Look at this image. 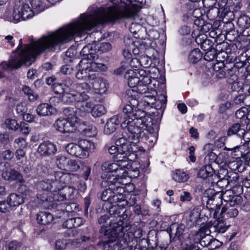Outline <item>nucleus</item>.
Listing matches in <instances>:
<instances>
[{
  "label": "nucleus",
  "mask_w": 250,
  "mask_h": 250,
  "mask_svg": "<svg viewBox=\"0 0 250 250\" xmlns=\"http://www.w3.org/2000/svg\"><path fill=\"white\" fill-rule=\"evenodd\" d=\"M239 194H236L235 196L230 198L227 203H228L230 207L241 204L243 200L242 197H241Z\"/></svg>",
  "instance_id": "5fc2aeb1"
},
{
  "label": "nucleus",
  "mask_w": 250,
  "mask_h": 250,
  "mask_svg": "<svg viewBox=\"0 0 250 250\" xmlns=\"http://www.w3.org/2000/svg\"><path fill=\"white\" fill-rule=\"evenodd\" d=\"M68 159L64 156H58L56 158V165L57 167L64 170L66 164H68Z\"/></svg>",
  "instance_id": "49530a36"
},
{
  "label": "nucleus",
  "mask_w": 250,
  "mask_h": 250,
  "mask_svg": "<svg viewBox=\"0 0 250 250\" xmlns=\"http://www.w3.org/2000/svg\"><path fill=\"white\" fill-rule=\"evenodd\" d=\"M34 12L30 7L28 4L23 1H16L13 12L12 17L7 18L6 20L17 23L22 20H27L33 17Z\"/></svg>",
  "instance_id": "423d86ee"
},
{
  "label": "nucleus",
  "mask_w": 250,
  "mask_h": 250,
  "mask_svg": "<svg viewBox=\"0 0 250 250\" xmlns=\"http://www.w3.org/2000/svg\"><path fill=\"white\" fill-rule=\"evenodd\" d=\"M53 220V215L47 211H40L37 214V221L38 224L47 225Z\"/></svg>",
  "instance_id": "a878e982"
},
{
  "label": "nucleus",
  "mask_w": 250,
  "mask_h": 250,
  "mask_svg": "<svg viewBox=\"0 0 250 250\" xmlns=\"http://www.w3.org/2000/svg\"><path fill=\"white\" fill-rule=\"evenodd\" d=\"M55 184L57 187L60 185L61 187L59 189H62L65 186V184L68 183L72 178L77 177L75 174L64 172L62 171H56L54 173Z\"/></svg>",
  "instance_id": "9b49d317"
},
{
  "label": "nucleus",
  "mask_w": 250,
  "mask_h": 250,
  "mask_svg": "<svg viewBox=\"0 0 250 250\" xmlns=\"http://www.w3.org/2000/svg\"><path fill=\"white\" fill-rule=\"evenodd\" d=\"M200 244L203 247H208L210 249H215L217 246H212L213 243H219V241L212 238L210 235H203L200 236Z\"/></svg>",
  "instance_id": "473e14b6"
},
{
  "label": "nucleus",
  "mask_w": 250,
  "mask_h": 250,
  "mask_svg": "<svg viewBox=\"0 0 250 250\" xmlns=\"http://www.w3.org/2000/svg\"><path fill=\"white\" fill-rule=\"evenodd\" d=\"M36 13H40L47 8V6L45 3L46 0H28Z\"/></svg>",
  "instance_id": "f704fd0d"
},
{
  "label": "nucleus",
  "mask_w": 250,
  "mask_h": 250,
  "mask_svg": "<svg viewBox=\"0 0 250 250\" xmlns=\"http://www.w3.org/2000/svg\"><path fill=\"white\" fill-rule=\"evenodd\" d=\"M77 112L73 108H65L63 113L67 117L57 120L54 124L55 129L63 133L74 132L77 129L79 120L76 115Z\"/></svg>",
  "instance_id": "20e7f679"
},
{
  "label": "nucleus",
  "mask_w": 250,
  "mask_h": 250,
  "mask_svg": "<svg viewBox=\"0 0 250 250\" xmlns=\"http://www.w3.org/2000/svg\"><path fill=\"white\" fill-rule=\"evenodd\" d=\"M97 47L98 51L102 53L107 52L111 49V44L108 42L99 43Z\"/></svg>",
  "instance_id": "680f3d73"
},
{
  "label": "nucleus",
  "mask_w": 250,
  "mask_h": 250,
  "mask_svg": "<svg viewBox=\"0 0 250 250\" xmlns=\"http://www.w3.org/2000/svg\"><path fill=\"white\" fill-rule=\"evenodd\" d=\"M157 92L155 90H151V94H149L148 93L146 94L142 100V103H144V105L145 106H151V107H159V104H156V98L155 97Z\"/></svg>",
  "instance_id": "c756f323"
},
{
  "label": "nucleus",
  "mask_w": 250,
  "mask_h": 250,
  "mask_svg": "<svg viewBox=\"0 0 250 250\" xmlns=\"http://www.w3.org/2000/svg\"><path fill=\"white\" fill-rule=\"evenodd\" d=\"M55 112L53 106L48 104L43 103L40 104L37 107L36 113L40 116L51 115Z\"/></svg>",
  "instance_id": "b1692460"
},
{
  "label": "nucleus",
  "mask_w": 250,
  "mask_h": 250,
  "mask_svg": "<svg viewBox=\"0 0 250 250\" xmlns=\"http://www.w3.org/2000/svg\"><path fill=\"white\" fill-rule=\"evenodd\" d=\"M221 192H214L211 196L208 197L207 208L211 210L214 211V214L217 213L222 204V196Z\"/></svg>",
  "instance_id": "9d476101"
},
{
  "label": "nucleus",
  "mask_w": 250,
  "mask_h": 250,
  "mask_svg": "<svg viewBox=\"0 0 250 250\" xmlns=\"http://www.w3.org/2000/svg\"><path fill=\"white\" fill-rule=\"evenodd\" d=\"M112 198L114 199V201L109 202V204L112 205L110 208V212L112 211L111 209H113V211L115 209L116 207H124L126 204V201L124 199L123 193H115Z\"/></svg>",
  "instance_id": "cd10ccee"
},
{
  "label": "nucleus",
  "mask_w": 250,
  "mask_h": 250,
  "mask_svg": "<svg viewBox=\"0 0 250 250\" xmlns=\"http://www.w3.org/2000/svg\"><path fill=\"white\" fill-rule=\"evenodd\" d=\"M79 145L82 149V152L84 158L88 157L90 152H93L95 148V145L91 141L83 139L78 141Z\"/></svg>",
  "instance_id": "412c9836"
},
{
  "label": "nucleus",
  "mask_w": 250,
  "mask_h": 250,
  "mask_svg": "<svg viewBox=\"0 0 250 250\" xmlns=\"http://www.w3.org/2000/svg\"><path fill=\"white\" fill-rule=\"evenodd\" d=\"M245 133V130L241 128V125L239 123H235L230 126L227 132L228 136H231L236 134L240 137H243Z\"/></svg>",
  "instance_id": "72a5a7b5"
},
{
  "label": "nucleus",
  "mask_w": 250,
  "mask_h": 250,
  "mask_svg": "<svg viewBox=\"0 0 250 250\" xmlns=\"http://www.w3.org/2000/svg\"><path fill=\"white\" fill-rule=\"evenodd\" d=\"M52 89L55 93L62 95L68 90L64 87L62 83H53L52 85Z\"/></svg>",
  "instance_id": "3c124183"
},
{
  "label": "nucleus",
  "mask_w": 250,
  "mask_h": 250,
  "mask_svg": "<svg viewBox=\"0 0 250 250\" xmlns=\"http://www.w3.org/2000/svg\"><path fill=\"white\" fill-rule=\"evenodd\" d=\"M114 0L109 7H101L90 14H83L80 20L59 28L37 42H31L24 47V64L30 65L37 55L46 50H54L58 46L72 40L75 36H82L99 24L123 19H131L138 12L139 7L126 0Z\"/></svg>",
  "instance_id": "f257e3e1"
},
{
  "label": "nucleus",
  "mask_w": 250,
  "mask_h": 250,
  "mask_svg": "<svg viewBox=\"0 0 250 250\" xmlns=\"http://www.w3.org/2000/svg\"><path fill=\"white\" fill-rule=\"evenodd\" d=\"M201 14L197 17V19L194 21V25H196L198 28V30L201 31L202 32H207L209 28L210 25L206 23L202 18L201 17Z\"/></svg>",
  "instance_id": "58836bf2"
},
{
  "label": "nucleus",
  "mask_w": 250,
  "mask_h": 250,
  "mask_svg": "<svg viewBox=\"0 0 250 250\" xmlns=\"http://www.w3.org/2000/svg\"><path fill=\"white\" fill-rule=\"evenodd\" d=\"M22 91L24 93L28 96L30 101H34L38 98V95L34 92L29 86H24L22 87Z\"/></svg>",
  "instance_id": "c03bdc74"
},
{
  "label": "nucleus",
  "mask_w": 250,
  "mask_h": 250,
  "mask_svg": "<svg viewBox=\"0 0 250 250\" xmlns=\"http://www.w3.org/2000/svg\"><path fill=\"white\" fill-rule=\"evenodd\" d=\"M203 54L198 48L192 50L188 56V60L192 63H196L202 58Z\"/></svg>",
  "instance_id": "a19ab883"
},
{
  "label": "nucleus",
  "mask_w": 250,
  "mask_h": 250,
  "mask_svg": "<svg viewBox=\"0 0 250 250\" xmlns=\"http://www.w3.org/2000/svg\"><path fill=\"white\" fill-rule=\"evenodd\" d=\"M216 58V50L214 49H209L204 55V59L208 62Z\"/></svg>",
  "instance_id": "bf43d9fd"
},
{
  "label": "nucleus",
  "mask_w": 250,
  "mask_h": 250,
  "mask_svg": "<svg viewBox=\"0 0 250 250\" xmlns=\"http://www.w3.org/2000/svg\"><path fill=\"white\" fill-rule=\"evenodd\" d=\"M249 43L250 41L247 39H244L238 42L236 44V47L239 49L245 50L246 47L249 44Z\"/></svg>",
  "instance_id": "338daca9"
},
{
  "label": "nucleus",
  "mask_w": 250,
  "mask_h": 250,
  "mask_svg": "<svg viewBox=\"0 0 250 250\" xmlns=\"http://www.w3.org/2000/svg\"><path fill=\"white\" fill-rule=\"evenodd\" d=\"M124 229L122 222H114L111 224L105 230L104 235L107 236L108 240L104 242V245H108L110 242H113L117 240V242L113 246L114 250L124 249V245L127 242V234H125Z\"/></svg>",
  "instance_id": "7ed1b4c3"
},
{
  "label": "nucleus",
  "mask_w": 250,
  "mask_h": 250,
  "mask_svg": "<svg viewBox=\"0 0 250 250\" xmlns=\"http://www.w3.org/2000/svg\"><path fill=\"white\" fill-rule=\"evenodd\" d=\"M220 179L217 181V185L220 188H226L229 186L228 181L227 180L225 175L224 177H222L219 175Z\"/></svg>",
  "instance_id": "69168bd1"
},
{
  "label": "nucleus",
  "mask_w": 250,
  "mask_h": 250,
  "mask_svg": "<svg viewBox=\"0 0 250 250\" xmlns=\"http://www.w3.org/2000/svg\"><path fill=\"white\" fill-rule=\"evenodd\" d=\"M139 75L136 71L132 70H128L125 75V79L127 80L128 85L129 87L135 88L140 83Z\"/></svg>",
  "instance_id": "4be33fe9"
},
{
  "label": "nucleus",
  "mask_w": 250,
  "mask_h": 250,
  "mask_svg": "<svg viewBox=\"0 0 250 250\" xmlns=\"http://www.w3.org/2000/svg\"><path fill=\"white\" fill-rule=\"evenodd\" d=\"M186 227L184 224H178L174 223L172 224L169 229V234L170 238L173 239L177 238L179 239H181V237L184 233Z\"/></svg>",
  "instance_id": "a211bd4d"
},
{
  "label": "nucleus",
  "mask_w": 250,
  "mask_h": 250,
  "mask_svg": "<svg viewBox=\"0 0 250 250\" xmlns=\"http://www.w3.org/2000/svg\"><path fill=\"white\" fill-rule=\"evenodd\" d=\"M104 149L107 151L110 155L116 154H118L119 151V146L116 145V143L115 145H110L107 144L104 146Z\"/></svg>",
  "instance_id": "6e6d98bb"
},
{
  "label": "nucleus",
  "mask_w": 250,
  "mask_h": 250,
  "mask_svg": "<svg viewBox=\"0 0 250 250\" xmlns=\"http://www.w3.org/2000/svg\"><path fill=\"white\" fill-rule=\"evenodd\" d=\"M182 250H201L200 249L199 247L195 244L185 243L183 245Z\"/></svg>",
  "instance_id": "774afa93"
},
{
  "label": "nucleus",
  "mask_w": 250,
  "mask_h": 250,
  "mask_svg": "<svg viewBox=\"0 0 250 250\" xmlns=\"http://www.w3.org/2000/svg\"><path fill=\"white\" fill-rule=\"evenodd\" d=\"M138 102L134 99L129 101L123 109L125 114L124 121L121 124L125 134L116 140V145L119 146L118 156L129 159H136V153L140 150L137 143L141 134L145 131L152 133L154 131L152 119L143 110L138 107Z\"/></svg>",
  "instance_id": "f03ea898"
},
{
  "label": "nucleus",
  "mask_w": 250,
  "mask_h": 250,
  "mask_svg": "<svg viewBox=\"0 0 250 250\" xmlns=\"http://www.w3.org/2000/svg\"><path fill=\"white\" fill-rule=\"evenodd\" d=\"M212 229L209 228V226L207 224H202L200 229L198 232V235L200 236L203 235H209V234L211 232Z\"/></svg>",
  "instance_id": "13d9d810"
},
{
  "label": "nucleus",
  "mask_w": 250,
  "mask_h": 250,
  "mask_svg": "<svg viewBox=\"0 0 250 250\" xmlns=\"http://www.w3.org/2000/svg\"><path fill=\"white\" fill-rule=\"evenodd\" d=\"M238 213V210L235 208L230 207L228 208L223 207L222 208L220 214L222 217H224L225 215L228 217H234L237 215Z\"/></svg>",
  "instance_id": "ea45409f"
},
{
  "label": "nucleus",
  "mask_w": 250,
  "mask_h": 250,
  "mask_svg": "<svg viewBox=\"0 0 250 250\" xmlns=\"http://www.w3.org/2000/svg\"><path fill=\"white\" fill-rule=\"evenodd\" d=\"M213 145L211 144H206L204 147V152L207 156L214 160L216 158V155L213 152Z\"/></svg>",
  "instance_id": "de8ad7c7"
},
{
  "label": "nucleus",
  "mask_w": 250,
  "mask_h": 250,
  "mask_svg": "<svg viewBox=\"0 0 250 250\" xmlns=\"http://www.w3.org/2000/svg\"><path fill=\"white\" fill-rule=\"evenodd\" d=\"M237 23L240 27L245 29L249 26L250 24V18L247 16H240L237 21Z\"/></svg>",
  "instance_id": "09e8293b"
},
{
  "label": "nucleus",
  "mask_w": 250,
  "mask_h": 250,
  "mask_svg": "<svg viewBox=\"0 0 250 250\" xmlns=\"http://www.w3.org/2000/svg\"><path fill=\"white\" fill-rule=\"evenodd\" d=\"M88 100H80L77 104L78 109L82 112L81 115L83 116L86 112H91L93 104L92 102H87Z\"/></svg>",
  "instance_id": "2f4dec72"
},
{
  "label": "nucleus",
  "mask_w": 250,
  "mask_h": 250,
  "mask_svg": "<svg viewBox=\"0 0 250 250\" xmlns=\"http://www.w3.org/2000/svg\"><path fill=\"white\" fill-rule=\"evenodd\" d=\"M93 45L89 44L83 47L80 52L81 55L84 57L83 58L91 60L97 57V55L95 53L97 48H95V46H93Z\"/></svg>",
  "instance_id": "393cba45"
},
{
  "label": "nucleus",
  "mask_w": 250,
  "mask_h": 250,
  "mask_svg": "<svg viewBox=\"0 0 250 250\" xmlns=\"http://www.w3.org/2000/svg\"><path fill=\"white\" fill-rule=\"evenodd\" d=\"M6 127L10 129L16 130L19 127V125L16 120L12 119H7L5 121Z\"/></svg>",
  "instance_id": "4d7b16f0"
},
{
  "label": "nucleus",
  "mask_w": 250,
  "mask_h": 250,
  "mask_svg": "<svg viewBox=\"0 0 250 250\" xmlns=\"http://www.w3.org/2000/svg\"><path fill=\"white\" fill-rule=\"evenodd\" d=\"M37 151L42 156H49L56 153L57 147L53 143L48 141H45L40 144Z\"/></svg>",
  "instance_id": "2eb2a0df"
},
{
  "label": "nucleus",
  "mask_w": 250,
  "mask_h": 250,
  "mask_svg": "<svg viewBox=\"0 0 250 250\" xmlns=\"http://www.w3.org/2000/svg\"><path fill=\"white\" fill-rule=\"evenodd\" d=\"M59 192L57 197H60L57 199L58 201H63V200H68L70 201L74 200L76 196L77 191L75 188L73 187L64 186L61 189H58Z\"/></svg>",
  "instance_id": "ddd939ff"
},
{
  "label": "nucleus",
  "mask_w": 250,
  "mask_h": 250,
  "mask_svg": "<svg viewBox=\"0 0 250 250\" xmlns=\"http://www.w3.org/2000/svg\"><path fill=\"white\" fill-rule=\"evenodd\" d=\"M200 210L198 208H193L189 214V220L193 224L196 223L200 217Z\"/></svg>",
  "instance_id": "a18cd8bd"
},
{
  "label": "nucleus",
  "mask_w": 250,
  "mask_h": 250,
  "mask_svg": "<svg viewBox=\"0 0 250 250\" xmlns=\"http://www.w3.org/2000/svg\"><path fill=\"white\" fill-rule=\"evenodd\" d=\"M122 117L120 115H116L111 117L106 122L104 129V134L110 135L114 132L121 123Z\"/></svg>",
  "instance_id": "4468645a"
},
{
  "label": "nucleus",
  "mask_w": 250,
  "mask_h": 250,
  "mask_svg": "<svg viewBox=\"0 0 250 250\" xmlns=\"http://www.w3.org/2000/svg\"><path fill=\"white\" fill-rule=\"evenodd\" d=\"M107 183L108 185V188L104 190L101 194V199L103 201H106L108 203L109 202H113L114 199L112 197L114 195L115 193H123L125 192V189L122 186L121 181H114V182H103L102 184H105Z\"/></svg>",
  "instance_id": "0eeeda50"
},
{
  "label": "nucleus",
  "mask_w": 250,
  "mask_h": 250,
  "mask_svg": "<svg viewBox=\"0 0 250 250\" xmlns=\"http://www.w3.org/2000/svg\"><path fill=\"white\" fill-rule=\"evenodd\" d=\"M95 92L98 94L104 93L108 88L106 81L100 77L94 75L90 82Z\"/></svg>",
  "instance_id": "f8f14e48"
},
{
  "label": "nucleus",
  "mask_w": 250,
  "mask_h": 250,
  "mask_svg": "<svg viewBox=\"0 0 250 250\" xmlns=\"http://www.w3.org/2000/svg\"><path fill=\"white\" fill-rule=\"evenodd\" d=\"M172 179L177 182H185L189 179V176L183 170L176 169L173 173Z\"/></svg>",
  "instance_id": "c9c22d12"
},
{
  "label": "nucleus",
  "mask_w": 250,
  "mask_h": 250,
  "mask_svg": "<svg viewBox=\"0 0 250 250\" xmlns=\"http://www.w3.org/2000/svg\"><path fill=\"white\" fill-rule=\"evenodd\" d=\"M248 112V108L245 107H242L236 111L235 116L237 118L241 119L246 117Z\"/></svg>",
  "instance_id": "0e129e2a"
},
{
  "label": "nucleus",
  "mask_w": 250,
  "mask_h": 250,
  "mask_svg": "<svg viewBox=\"0 0 250 250\" xmlns=\"http://www.w3.org/2000/svg\"><path fill=\"white\" fill-rule=\"evenodd\" d=\"M39 187L43 190L52 192H57L59 188L61 187L60 185L57 187L54 180L50 179H44L42 181L39 183Z\"/></svg>",
  "instance_id": "5701e85b"
},
{
  "label": "nucleus",
  "mask_w": 250,
  "mask_h": 250,
  "mask_svg": "<svg viewBox=\"0 0 250 250\" xmlns=\"http://www.w3.org/2000/svg\"><path fill=\"white\" fill-rule=\"evenodd\" d=\"M220 171H222L223 173L226 174L225 176L228 181L230 188H232L236 194H241L243 190H242V188L240 186L241 178L239 177L238 174L233 171L228 172L226 169L221 170Z\"/></svg>",
  "instance_id": "1a4fd4ad"
},
{
  "label": "nucleus",
  "mask_w": 250,
  "mask_h": 250,
  "mask_svg": "<svg viewBox=\"0 0 250 250\" xmlns=\"http://www.w3.org/2000/svg\"><path fill=\"white\" fill-rule=\"evenodd\" d=\"M129 157H126L125 158L120 157L118 156H116L117 162L119 166V168H121V172H123L124 171H126L127 175L129 172L132 171V163L135 159H129Z\"/></svg>",
  "instance_id": "aec40b11"
},
{
  "label": "nucleus",
  "mask_w": 250,
  "mask_h": 250,
  "mask_svg": "<svg viewBox=\"0 0 250 250\" xmlns=\"http://www.w3.org/2000/svg\"><path fill=\"white\" fill-rule=\"evenodd\" d=\"M82 134L87 137H93L97 134V129L95 126L90 124H85L84 122L80 123L78 121L77 129Z\"/></svg>",
  "instance_id": "f3484780"
},
{
  "label": "nucleus",
  "mask_w": 250,
  "mask_h": 250,
  "mask_svg": "<svg viewBox=\"0 0 250 250\" xmlns=\"http://www.w3.org/2000/svg\"><path fill=\"white\" fill-rule=\"evenodd\" d=\"M138 59L140 62V66L147 67L150 65V60L148 57L142 55Z\"/></svg>",
  "instance_id": "e2e57ef3"
},
{
  "label": "nucleus",
  "mask_w": 250,
  "mask_h": 250,
  "mask_svg": "<svg viewBox=\"0 0 250 250\" xmlns=\"http://www.w3.org/2000/svg\"><path fill=\"white\" fill-rule=\"evenodd\" d=\"M63 102L66 103H71L73 102H80L81 99L80 97L77 94L76 91H73L70 89L66 90L64 94L62 96Z\"/></svg>",
  "instance_id": "c85d7f7f"
},
{
  "label": "nucleus",
  "mask_w": 250,
  "mask_h": 250,
  "mask_svg": "<svg viewBox=\"0 0 250 250\" xmlns=\"http://www.w3.org/2000/svg\"><path fill=\"white\" fill-rule=\"evenodd\" d=\"M214 172V170L211 165H208L200 168L198 172V177L205 179L212 176Z\"/></svg>",
  "instance_id": "e433bc0d"
},
{
  "label": "nucleus",
  "mask_w": 250,
  "mask_h": 250,
  "mask_svg": "<svg viewBox=\"0 0 250 250\" xmlns=\"http://www.w3.org/2000/svg\"><path fill=\"white\" fill-rule=\"evenodd\" d=\"M102 169L104 171L102 175L104 182L120 181V179L125 178L127 176V172L125 170L121 172V169L119 168L117 162H106L102 165Z\"/></svg>",
  "instance_id": "39448f33"
},
{
  "label": "nucleus",
  "mask_w": 250,
  "mask_h": 250,
  "mask_svg": "<svg viewBox=\"0 0 250 250\" xmlns=\"http://www.w3.org/2000/svg\"><path fill=\"white\" fill-rule=\"evenodd\" d=\"M79 166L76 163L75 160L68 159V164H66L64 170L75 171L79 168Z\"/></svg>",
  "instance_id": "8fccbe9b"
},
{
  "label": "nucleus",
  "mask_w": 250,
  "mask_h": 250,
  "mask_svg": "<svg viewBox=\"0 0 250 250\" xmlns=\"http://www.w3.org/2000/svg\"><path fill=\"white\" fill-rule=\"evenodd\" d=\"M66 151L70 155L74 156L76 157L83 159L84 157L82 152L79 144L74 143L68 144L65 147Z\"/></svg>",
  "instance_id": "bb28decb"
},
{
  "label": "nucleus",
  "mask_w": 250,
  "mask_h": 250,
  "mask_svg": "<svg viewBox=\"0 0 250 250\" xmlns=\"http://www.w3.org/2000/svg\"><path fill=\"white\" fill-rule=\"evenodd\" d=\"M78 72L76 73V78L79 80L87 81L90 82L94 76L90 74L89 67L87 64V59L83 58L77 66Z\"/></svg>",
  "instance_id": "6e6552de"
},
{
  "label": "nucleus",
  "mask_w": 250,
  "mask_h": 250,
  "mask_svg": "<svg viewBox=\"0 0 250 250\" xmlns=\"http://www.w3.org/2000/svg\"><path fill=\"white\" fill-rule=\"evenodd\" d=\"M76 92L80 97L81 100H88L89 96L87 94L90 90L91 87L87 83L76 84Z\"/></svg>",
  "instance_id": "6ab92c4d"
},
{
  "label": "nucleus",
  "mask_w": 250,
  "mask_h": 250,
  "mask_svg": "<svg viewBox=\"0 0 250 250\" xmlns=\"http://www.w3.org/2000/svg\"><path fill=\"white\" fill-rule=\"evenodd\" d=\"M236 194V192L233 191L232 188H231L230 190H227L224 193H222V199L224 200L226 202L230 198H233Z\"/></svg>",
  "instance_id": "052dcab7"
},
{
  "label": "nucleus",
  "mask_w": 250,
  "mask_h": 250,
  "mask_svg": "<svg viewBox=\"0 0 250 250\" xmlns=\"http://www.w3.org/2000/svg\"><path fill=\"white\" fill-rule=\"evenodd\" d=\"M106 112V109L103 105L98 104L93 106L91 110V114L93 117H100Z\"/></svg>",
  "instance_id": "79ce46f5"
},
{
  "label": "nucleus",
  "mask_w": 250,
  "mask_h": 250,
  "mask_svg": "<svg viewBox=\"0 0 250 250\" xmlns=\"http://www.w3.org/2000/svg\"><path fill=\"white\" fill-rule=\"evenodd\" d=\"M7 201L12 208L24 203L23 197L15 193L10 194L7 197Z\"/></svg>",
  "instance_id": "7c9ffc66"
},
{
  "label": "nucleus",
  "mask_w": 250,
  "mask_h": 250,
  "mask_svg": "<svg viewBox=\"0 0 250 250\" xmlns=\"http://www.w3.org/2000/svg\"><path fill=\"white\" fill-rule=\"evenodd\" d=\"M229 56L228 55L227 51H221L216 53V59L218 61H222L225 63V61L228 62L231 60V59L229 60Z\"/></svg>",
  "instance_id": "603ef678"
},
{
  "label": "nucleus",
  "mask_w": 250,
  "mask_h": 250,
  "mask_svg": "<svg viewBox=\"0 0 250 250\" xmlns=\"http://www.w3.org/2000/svg\"><path fill=\"white\" fill-rule=\"evenodd\" d=\"M228 227L224 225L223 223H217L216 225H214L211 227L212 231L217 233L225 232Z\"/></svg>",
  "instance_id": "864d4df0"
},
{
  "label": "nucleus",
  "mask_w": 250,
  "mask_h": 250,
  "mask_svg": "<svg viewBox=\"0 0 250 250\" xmlns=\"http://www.w3.org/2000/svg\"><path fill=\"white\" fill-rule=\"evenodd\" d=\"M1 174L2 177L5 180L16 181L18 183H23L24 180L21 174L12 168H6Z\"/></svg>",
  "instance_id": "dca6fc26"
},
{
  "label": "nucleus",
  "mask_w": 250,
  "mask_h": 250,
  "mask_svg": "<svg viewBox=\"0 0 250 250\" xmlns=\"http://www.w3.org/2000/svg\"><path fill=\"white\" fill-rule=\"evenodd\" d=\"M87 64L91 72L105 71L107 69V67L104 64L95 62L92 61V60H87Z\"/></svg>",
  "instance_id": "4c0bfd02"
},
{
  "label": "nucleus",
  "mask_w": 250,
  "mask_h": 250,
  "mask_svg": "<svg viewBox=\"0 0 250 250\" xmlns=\"http://www.w3.org/2000/svg\"><path fill=\"white\" fill-rule=\"evenodd\" d=\"M138 74L140 76L139 79H140V84H142V83L146 85H148V84H150L151 80L150 79V77L149 76L147 75L146 74V72L143 70H140L139 71H137Z\"/></svg>",
  "instance_id": "37998d69"
}]
</instances>
